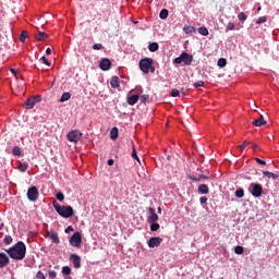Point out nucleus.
Wrapping results in <instances>:
<instances>
[{"mask_svg": "<svg viewBox=\"0 0 279 279\" xmlns=\"http://www.w3.org/2000/svg\"><path fill=\"white\" fill-rule=\"evenodd\" d=\"M7 253L13 260H23V258H25V255L27 254V246H25V243L23 241H20L15 245L7 250Z\"/></svg>", "mask_w": 279, "mask_h": 279, "instance_id": "nucleus-1", "label": "nucleus"}, {"mask_svg": "<svg viewBox=\"0 0 279 279\" xmlns=\"http://www.w3.org/2000/svg\"><path fill=\"white\" fill-rule=\"evenodd\" d=\"M52 206L54 210H57L58 215H60V217H63L64 219H69L70 217H73V215H75V211L71 206H60V204L56 202L52 203Z\"/></svg>", "mask_w": 279, "mask_h": 279, "instance_id": "nucleus-2", "label": "nucleus"}, {"mask_svg": "<svg viewBox=\"0 0 279 279\" xmlns=\"http://www.w3.org/2000/svg\"><path fill=\"white\" fill-rule=\"evenodd\" d=\"M140 69L144 73H156V68L154 66V59L151 58H145L140 61Z\"/></svg>", "mask_w": 279, "mask_h": 279, "instance_id": "nucleus-3", "label": "nucleus"}, {"mask_svg": "<svg viewBox=\"0 0 279 279\" xmlns=\"http://www.w3.org/2000/svg\"><path fill=\"white\" fill-rule=\"evenodd\" d=\"M184 63L185 66H191L193 64V54H189L187 52H182L180 57H177L173 60L174 64H182Z\"/></svg>", "mask_w": 279, "mask_h": 279, "instance_id": "nucleus-4", "label": "nucleus"}, {"mask_svg": "<svg viewBox=\"0 0 279 279\" xmlns=\"http://www.w3.org/2000/svg\"><path fill=\"white\" fill-rule=\"evenodd\" d=\"M40 101H43V96L40 95L32 96L27 98L26 101L24 102V108L26 110H32V108H34L36 104H40Z\"/></svg>", "mask_w": 279, "mask_h": 279, "instance_id": "nucleus-5", "label": "nucleus"}, {"mask_svg": "<svg viewBox=\"0 0 279 279\" xmlns=\"http://www.w3.org/2000/svg\"><path fill=\"white\" fill-rule=\"evenodd\" d=\"M250 193L253 197H262L263 195V185L259 183H251Z\"/></svg>", "mask_w": 279, "mask_h": 279, "instance_id": "nucleus-6", "label": "nucleus"}, {"mask_svg": "<svg viewBox=\"0 0 279 279\" xmlns=\"http://www.w3.org/2000/svg\"><path fill=\"white\" fill-rule=\"evenodd\" d=\"M68 141H70V143H80V141H82V132L80 130L69 132Z\"/></svg>", "mask_w": 279, "mask_h": 279, "instance_id": "nucleus-7", "label": "nucleus"}, {"mask_svg": "<svg viewBox=\"0 0 279 279\" xmlns=\"http://www.w3.org/2000/svg\"><path fill=\"white\" fill-rule=\"evenodd\" d=\"M40 196V192H38V187L31 186L27 191V197L29 202H38V197Z\"/></svg>", "mask_w": 279, "mask_h": 279, "instance_id": "nucleus-8", "label": "nucleus"}, {"mask_svg": "<svg viewBox=\"0 0 279 279\" xmlns=\"http://www.w3.org/2000/svg\"><path fill=\"white\" fill-rule=\"evenodd\" d=\"M70 245H72V247H82V233L81 232H75L70 238Z\"/></svg>", "mask_w": 279, "mask_h": 279, "instance_id": "nucleus-9", "label": "nucleus"}, {"mask_svg": "<svg viewBox=\"0 0 279 279\" xmlns=\"http://www.w3.org/2000/svg\"><path fill=\"white\" fill-rule=\"evenodd\" d=\"M148 214H149V216L147 218V222L156 223L159 219L158 214H156V209L153 207L148 208Z\"/></svg>", "mask_w": 279, "mask_h": 279, "instance_id": "nucleus-10", "label": "nucleus"}, {"mask_svg": "<svg viewBox=\"0 0 279 279\" xmlns=\"http://www.w3.org/2000/svg\"><path fill=\"white\" fill-rule=\"evenodd\" d=\"M99 66L101 71H110V69H112V61L108 58H104L100 60Z\"/></svg>", "mask_w": 279, "mask_h": 279, "instance_id": "nucleus-11", "label": "nucleus"}, {"mask_svg": "<svg viewBox=\"0 0 279 279\" xmlns=\"http://www.w3.org/2000/svg\"><path fill=\"white\" fill-rule=\"evenodd\" d=\"M160 243H162V238L160 236H154L148 240V247L154 248L160 246Z\"/></svg>", "mask_w": 279, "mask_h": 279, "instance_id": "nucleus-12", "label": "nucleus"}, {"mask_svg": "<svg viewBox=\"0 0 279 279\" xmlns=\"http://www.w3.org/2000/svg\"><path fill=\"white\" fill-rule=\"evenodd\" d=\"M70 260L73 263L75 269H80V267H82V257H80V255L72 254L70 256Z\"/></svg>", "mask_w": 279, "mask_h": 279, "instance_id": "nucleus-13", "label": "nucleus"}, {"mask_svg": "<svg viewBox=\"0 0 279 279\" xmlns=\"http://www.w3.org/2000/svg\"><path fill=\"white\" fill-rule=\"evenodd\" d=\"M10 265V257L5 253H0V269Z\"/></svg>", "mask_w": 279, "mask_h": 279, "instance_id": "nucleus-14", "label": "nucleus"}, {"mask_svg": "<svg viewBox=\"0 0 279 279\" xmlns=\"http://www.w3.org/2000/svg\"><path fill=\"white\" fill-rule=\"evenodd\" d=\"M252 125H255V128H263V125H267V121L265 120V117L259 116L258 119L253 120Z\"/></svg>", "mask_w": 279, "mask_h": 279, "instance_id": "nucleus-15", "label": "nucleus"}, {"mask_svg": "<svg viewBox=\"0 0 279 279\" xmlns=\"http://www.w3.org/2000/svg\"><path fill=\"white\" fill-rule=\"evenodd\" d=\"M47 236L52 241V243H56V245H60V238L58 236V233L53 231H47Z\"/></svg>", "mask_w": 279, "mask_h": 279, "instance_id": "nucleus-16", "label": "nucleus"}, {"mask_svg": "<svg viewBox=\"0 0 279 279\" xmlns=\"http://www.w3.org/2000/svg\"><path fill=\"white\" fill-rule=\"evenodd\" d=\"M138 99H141L138 95L129 96L128 97L129 106H135L138 102Z\"/></svg>", "mask_w": 279, "mask_h": 279, "instance_id": "nucleus-17", "label": "nucleus"}, {"mask_svg": "<svg viewBox=\"0 0 279 279\" xmlns=\"http://www.w3.org/2000/svg\"><path fill=\"white\" fill-rule=\"evenodd\" d=\"M36 40H39L40 43H45L49 36L45 32H39L37 35H35Z\"/></svg>", "mask_w": 279, "mask_h": 279, "instance_id": "nucleus-18", "label": "nucleus"}, {"mask_svg": "<svg viewBox=\"0 0 279 279\" xmlns=\"http://www.w3.org/2000/svg\"><path fill=\"white\" fill-rule=\"evenodd\" d=\"M110 138L111 141H117V138H119V129L117 126L111 129Z\"/></svg>", "mask_w": 279, "mask_h": 279, "instance_id": "nucleus-19", "label": "nucleus"}, {"mask_svg": "<svg viewBox=\"0 0 279 279\" xmlns=\"http://www.w3.org/2000/svg\"><path fill=\"white\" fill-rule=\"evenodd\" d=\"M198 193H202V195H208V193H210V190L208 189V185L201 184L198 186Z\"/></svg>", "mask_w": 279, "mask_h": 279, "instance_id": "nucleus-20", "label": "nucleus"}, {"mask_svg": "<svg viewBox=\"0 0 279 279\" xmlns=\"http://www.w3.org/2000/svg\"><path fill=\"white\" fill-rule=\"evenodd\" d=\"M263 175H265V178H268L269 180H278L279 178L278 174L269 171H263Z\"/></svg>", "mask_w": 279, "mask_h": 279, "instance_id": "nucleus-21", "label": "nucleus"}, {"mask_svg": "<svg viewBox=\"0 0 279 279\" xmlns=\"http://www.w3.org/2000/svg\"><path fill=\"white\" fill-rule=\"evenodd\" d=\"M69 99H71V93L65 92V93L62 94V96H61L59 101L61 104H64V101H69Z\"/></svg>", "mask_w": 279, "mask_h": 279, "instance_id": "nucleus-22", "label": "nucleus"}, {"mask_svg": "<svg viewBox=\"0 0 279 279\" xmlns=\"http://www.w3.org/2000/svg\"><path fill=\"white\" fill-rule=\"evenodd\" d=\"M148 49H149V51L155 53V51H158V49H160V46H158V43H151V44H149Z\"/></svg>", "mask_w": 279, "mask_h": 279, "instance_id": "nucleus-23", "label": "nucleus"}, {"mask_svg": "<svg viewBox=\"0 0 279 279\" xmlns=\"http://www.w3.org/2000/svg\"><path fill=\"white\" fill-rule=\"evenodd\" d=\"M110 84H111V88H119V76H113L111 78Z\"/></svg>", "mask_w": 279, "mask_h": 279, "instance_id": "nucleus-24", "label": "nucleus"}, {"mask_svg": "<svg viewBox=\"0 0 279 279\" xmlns=\"http://www.w3.org/2000/svg\"><path fill=\"white\" fill-rule=\"evenodd\" d=\"M150 223V231L158 232L160 230V225L158 222H149Z\"/></svg>", "mask_w": 279, "mask_h": 279, "instance_id": "nucleus-25", "label": "nucleus"}, {"mask_svg": "<svg viewBox=\"0 0 279 279\" xmlns=\"http://www.w3.org/2000/svg\"><path fill=\"white\" fill-rule=\"evenodd\" d=\"M132 149H133L131 154L132 158H134V160H137V162H141V159L138 158V154L136 153V146L133 145Z\"/></svg>", "mask_w": 279, "mask_h": 279, "instance_id": "nucleus-26", "label": "nucleus"}, {"mask_svg": "<svg viewBox=\"0 0 279 279\" xmlns=\"http://www.w3.org/2000/svg\"><path fill=\"white\" fill-rule=\"evenodd\" d=\"M169 16V11L167 9H162L159 13V19H167Z\"/></svg>", "mask_w": 279, "mask_h": 279, "instance_id": "nucleus-27", "label": "nucleus"}, {"mask_svg": "<svg viewBox=\"0 0 279 279\" xmlns=\"http://www.w3.org/2000/svg\"><path fill=\"white\" fill-rule=\"evenodd\" d=\"M198 34H201V36H208V28L205 26H202L198 28Z\"/></svg>", "mask_w": 279, "mask_h": 279, "instance_id": "nucleus-28", "label": "nucleus"}, {"mask_svg": "<svg viewBox=\"0 0 279 279\" xmlns=\"http://www.w3.org/2000/svg\"><path fill=\"white\" fill-rule=\"evenodd\" d=\"M190 180H192L193 182H199V180H208V177L201 174L198 178L190 177Z\"/></svg>", "mask_w": 279, "mask_h": 279, "instance_id": "nucleus-29", "label": "nucleus"}, {"mask_svg": "<svg viewBox=\"0 0 279 279\" xmlns=\"http://www.w3.org/2000/svg\"><path fill=\"white\" fill-rule=\"evenodd\" d=\"M27 36H28L27 31H22L21 36H20L21 43H25V40H27Z\"/></svg>", "mask_w": 279, "mask_h": 279, "instance_id": "nucleus-30", "label": "nucleus"}, {"mask_svg": "<svg viewBox=\"0 0 279 279\" xmlns=\"http://www.w3.org/2000/svg\"><path fill=\"white\" fill-rule=\"evenodd\" d=\"M27 168H28L27 162H22L19 165V169L22 173H25V171H27Z\"/></svg>", "mask_w": 279, "mask_h": 279, "instance_id": "nucleus-31", "label": "nucleus"}, {"mask_svg": "<svg viewBox=\"0 0 279 279\" xmlns=\"http://www.w3.org/2000/svg\"><path fill=\"white\" fill-rule=\"evenodd\" d=\"M244 196H245V191H243L242 189L235 191V197H238L239 199H241Z\"/></svg>", "mask_w": 279, "mask_h": 279, "instance_id": "nucleus-32", "label": "nucleus"}, {"mask_svg": "<svg viewBox=\"0 0 279 279\" xmlns=\"http://www.w3.org/2000/svg\"><path fill=\"white\" fill-rule=\"evenodd\" d=\"M226 64H228V61L223 58H220L218 60V66H220V69H223V66H226Z\"/></svg>", "mask_w": 279, "mask_h": 279, "instance_id": "nucleus-33", "label": "nucleus"}, {"mask_svg": "<svg viewBox=\"0 0 279 279\" xmlns=\"http://www.w3.org/2000/svg\"><path fill=\"white\" fill-rule=\"evenodd\" d=\"M21 154H23V150H21V147L15 146L13 148V156H21Z\"/></svg>", "mask_w": 279, "mask_h": 279, "instance_id": "nucleus-34", "label": "nucleus"}, {"mask_svg": "<svg viewBox=\"0 0 279 279\" xmlns=\"http://www.w3.org/2000/svg\"><path fill=\"white\" fill-rule=\"evenodd\" d=\"M62 274H63L64 276H71V267L64 266V267L62 268Z\"/></svg>", "mask_w": 279, "mask_h": 279, "instance_id": "nucleus-35", "label": "nucleus"}, {"mask_svg": "<svg viewBox=\"0 0 279 279\" xmlns=\"http://www.w3.org/2000/svg\"><path fill=\"white\" fill-rule=\"evenodd\" d=\"M13 239L11 238V235H5L3 239V243L5 245H10L12 243Z\"/></svg>", "mask_w": 279, "mask_h": 279, "instance_id": "nucleus-36", "label": "nucleus"}, {"mask_svg": "<svg viewBox=\"0 0 279 279\" xmlns=\"http://www.w3.org/2000/svg\"><path fill=\"white\" fill-rule=\"evenodd\" d=\"M234 252L236 254L241 255V254H243V252H245V248H243V246H241V245H238V246H235Z\"/></svg>", "mask_w": 279, "mask_h": 279, "instance_id": "nucleus-37", "label": "nucleus"}, {"mask_svg": "<svg viewBox=\"0 0 279 279\" xmlns=\"http://www.w3.org/2000/svg\"><path fill=\"white\" fill-rule=\"evenodd\" d=\"M262 23H267V16H260L257 21L256 24L260 25Z\"/></svg>", "mask_w": 279, "mask_h": 279, "instance_id": "nucleus-38", "label": "nucleus"}, {"mask_svg": "<svg viewBox=\"0 0 279 279\" xmlns=\"http://www.w3.org/2000/svg\"><path fill=\"white\" fill-rule=\"evenodd\" d=\"M56 197L59 202H64V193L59 192L57 193Z\"/></svg>", "mask_w": 279, "mask_h": 279, "instance_id": "nucleus-39", "label": "nucleus"}, {"mask_svg": "<svg viewBox=\"0 0 279 279\" xmlns=\"http://www.w3.org/2000/svg\"><path fill=\"white\" fill-rule=\"evenodd\" d=\"M239 21H247V15H245L243 12L239 13L238 15Z\"/></svg>", "mask_w": 279, "mask_h": 279, "instance_id": "nucleus-40", "label": "nucleus"}, {"mask_svg": "<svg viewBox=\"0 0 279 279\" xmlns=\"http://www.w3.org/2000/svg\"><path fill=\"white\" fill-rule=\"evenodd\" d=\"M93 49H94L95 51H99V50L104 49V45H101V44H95V45L93 46Z\"/></svg>", "mask_w": 279, "mask_h": 279, "instance_id": "nucleus-41", "label": "nucleus"}, {"mask_svg": "<svg viewBox=\"0 0 279 279\" xmlns=\"http://www.w3.org/2000/svg\"><path fill=\"white\" fill-rule=\"evenodd\" d=\"M234 27H235L234 23L229 22V23L227 24V32H228V31H229V32H232V29H234Z\"/></svg>", "mask_w": 279, "mask_h": 279, "instance_id": "nucleus-42", "label": "nucleus"}, {"mask_svg": "<svg viewBox=\"0 0 279 279\" xmlns=\"http://www.w3.org/2000/svg\"><path fill=\"white\" fill-rule=\"evenodd\" d=\"M141 102L142 104H145L146 101H149V95H143V96H141Z\"/></svg>", "mask_w": 279, "mask_h": 279, "instance_id": "nucleus-43", "label": "nucleus"}, {"mask_svg": "<svg viewBox=\"0 0 279 279\" xmlns=\"http://www.w3.org/2000/svg\"><path fill=\"white\" fill-rule=\"evenodd\" d=\"M171 97H180V90L179 89H172L171 90Z\"/></svg>", "mask_w": 279, "mask_h": 279, "instance_id": "nucleus-44", "label": "nucleus"}, {"mask_svg": "<svg viewBox=\"0 0 279 279\" xmlns=\"http://www.w3.org/2000/svg\"><path fill=\"white\" fill-rule=\"evenodd\" d=\"M36 278L37 279H47V277H45V274L40 270L37 272Z\"/></svg>", "mask_w": 279, "mask_h": 279, "instance_id": "nucleus-45", "label": "nucleus"}, {"mask_svg": "<svg viewBox=\"0 0 279 279\" xmlns=\"http://www.w3.org/2000/svg\"><path fill=\"white\" fill-rule=\"evenodd\" d=\"M194 87L195 88L204 87V81H198V82L194 83Z\"/></svg>", "mask_w": 279, "mask_h": 279, "instance_id": "nucleus-46", "label": "nucleus"}, {"mask_svg": "<svg viewBox=\"0 0 279 279\" xmlns=\"http://www.w3.org/2000/svg\"><path fill=\"white\" fill-rule=\"evenodd\" d=\"M40 60L46 64V66H51V62H49L46 57H41Z\"/></svg>", "mask_w": 279, "mask_h": 279, "instance_id": "nucleus-47", "label": "nucleus"}, {"mask_svg": "<svg viewBox=\"0 0 279 279\" xmlns=\"http://www.w3.org/2000/svg\"><path fill=\"white\" fill-rule=\"evenodd\" d=\"M247 145H250V142L245 141L243 144H241L239 146V148L241 149V151H243V149H245V147H247Z\"/></svg>", "mask_w": 279, "mask_h": 279, "instance_id": "nucleus-48", "label": "nucleus"}, {"mask_svg": "<svg viewBox=\"0 0 279 279\" xmlns=\"http://www.w3.org/2000/svg\"><path fill=\"white\" fill-rule=\"evenodd\" d=\"M56 276H58V274L56 272V270H50V271H49V278L56 279Z\"/></svg>", "mask_w": 279, "mask_h": 279, "instance_id": "nucleus-49", "label": "nucleus"}, {"mask_svg": "<svg viewBox=\"0 0 279 279\" xmlns=\"http://www.w3.org/2000/svg\"><path fill=\"white\" fill-rule=\"evenodd\" d=\"M256 162H258V165H267L266 160H263L260 158H255Z\"/></svg>", "mask_w": 279, "mask_h": 279, "instance_id": "nucleus-50", "label": "nucleus"}, {"mask_svg": "<svg viewBox=\"0 0 279 279\" xmlns=\"http://www.w3.org/2000/svg\"><path fill=\"white\" fill-rule=\"evenodd\" d=\"M199 202H201V204H206V203L208 202V197L202 196V197L199 198Z\"/></svg>", "mask_w": 279, "mask_h": 279, "instance_id": "nucleus-51", "label": "nucleus"}, {"mask_svg": "<svg viewBox=\"0 0 279 279\" xmlns=\"http://www.w3.org/2000/svg\"><path fill=\"white\" fill-rule=\"evenodd\" d=\"M73 226H69L66 229H65V234H69V232H73Z\"/></svg>", "mask_w": 279, "mask_h": 279, "instance_id": "nucleus-52", "label": "nucleus"}, {"mask_svg": "<svg viewBox=\"0 0 279 279\" xmlns=\"http://www.w3.org/2000/svg\"><path fill=\"white\" fill-rule=\"evenodd\" d=\"M108 165H109V167H112V165H114V159H109Z\"/></svg>", "mask_w": 279, "mask_h": 279, "instance_id": "nucleus-53", "label": "nucleus"}, {"mask_svg": "<svg viewBox=\"0 0 279 279\" xmlns=\"http://www.w3.org/2000/svg\"><path fill=\"white\" fill-rule=\"evenodd\" d=\"M46 56H51V48L46 49Z\"/></svg>", "mask_w": 279, "mask_h": 279, "instance_id": "nucleus-54", "label": "nucleus"}, {"mask_svg": "<svg viewBox=\"0 0 279 279\" xmlns=\"http://www.w3.org/2000/svg\"><path fill=\"white\" fill-rule=\"evenodd\" d=\"M257 149H258V145H257V144H254V145H253V151H257Z\"/></svg>", "mask_w": 279, "mask_h": 279, "instance_id": "nucleus-55", "label": "nucleus"}, {"mask_svg": "<svg viewBox=\"0 0 279 279\" xmlns=\"http://www.w3.org/2000/svg\"><path fill=\"white\" fill-rule=\"evenodd\" d=\"M158 214L161 215L162 214V208L158 207Z\"/></svg>", "mask_w": 279, "mask_h": 279, "instance_id": "nucleus-56", "label": "nucleus"}, {"mask_svg": "<svg viewBox=\"0 0 279 279\" xmlns=\"http://www.w3.org/2000/svg\"><path fill=\"white\" fill-rule=\"evenodd\" d=\"M11 73H16V70H14V69H11Z\"/></svg>", "mask_w": 279, "mask_h": 279, "instance_id": "nucleus-57", "label": "nucleus"}, {"mask_svg": "<svg viewBox=\"0 0 279 279\" xmlns=\"http://www.w3.org/2000/svg\"><path fill=\"white\" fill-rule=\"evenodd\" d=\"M260 10H262V8H260V7H258V8H257V11H258V12H260Z\"/></svg>", "mask_w": 279, "mask_h": 279, "instance_id": "nucleus-58", "label": "nucleus"}]
</instances>
